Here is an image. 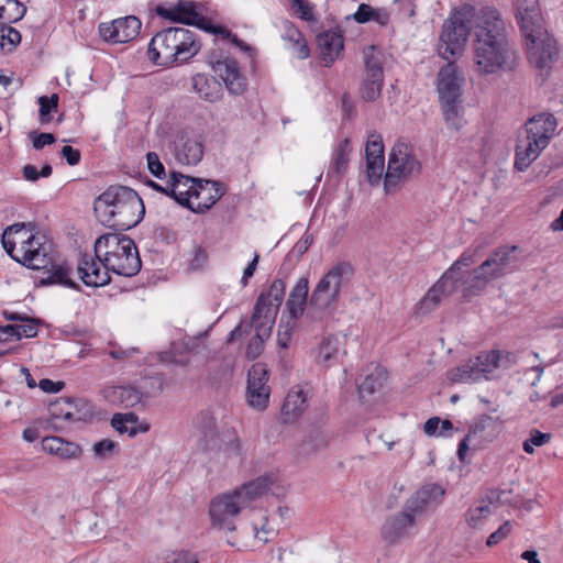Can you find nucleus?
<instances>
[{"label":"nucleus","mask_w":563,"mask_h":563,"mask_svg":"<svg viewBox=\"0 0 563 563\" xmlns=\"http://www.w3.org/2000/svg\"><path fill=\"white\" fill-rule=\"evenodd\" d=\"M41 233H34L27 229L25 223H14L8 227L2 233V246L8 255L13 260L19 252L23 251L31 240H34Z\"/></svg>","instance_id":"nucleus-28"},{"label":"nucleus","mask_w":563,"mask_h":563,"mask_svg":"<svg viewBox=\"0 0 563 563\" xmlns=\"http://www.w3.org/2000/svg\"><path fill=\"white\" fill-rule=\"evenodd\" d=\"M165 563H198V559L197 555L191 552L180 551L168 556Z\"/></svg>","instance_id":"nucleus-62"},{"label":"nucleus","mask_w":563,"mask_h":563,"mask_svg":"<svg viewBox=\"0 0 563 563\" xmlns=\"http://www.w3.org/2000/svg\"><path fill=\"white\" fill-rule=\"evenodd\" d=\"M42 448L45 452L63 460L77 459L81 454V449L78 444L66 441L60 437L44 438L42 440Z\"/></svg>","instance_id":"nucleus-40"},{"label":"nucleus","mask_w":563,"mask_h":563,"mask_svg":"<svg viewBox=\"0 0 563 563\" xmlns=\"http://www.w3.org/2000/svg\"><path fill=\"white\" fill-rule=\"evenodd\" d=\"M306 408L307 393L298 386L292 388L287 394L282 407L284 422H294L303 413Z\"/></svg>","instance_id":"nucleus-37"},{"label":"nucleus","mask_w":563,"mask_h":563,"mask_svg":"<svg viewBox=\"0 0 563 563\" xmlns=\"http://www.w3.org/2000/svg\"><path fill=\"white\" fill-rule=\"evenodd\" d=\"M49 412L53 420L63 419L68 422L81 421L91 415L84 401L69 399H63L52 404L49 406Z\"/></svg>","instance_id":"nucleus-31"},{"label":"nucleus","mask_w":563,"mask_h":563,"mask_svg":"<svg viewBox=\"0 0 563 563\" xmlns=\"http://www.w3.org/2000/svg\"><path fill=\"white\" fill-rule=\"evenodd\" d=\"M146 380H142L140 386H112L103 390L104 398L118 406L124 408H132L136 405L143 404L144 399H147L152 394L145 389L144 384Z\"/></svg>","instance_id":"nucleus-25"},{"label":"nucleus","mask_w":563,"mask_h":563,"mask_svg":"<svg viewBox=\"0 0 563 563\" xmlns=\"http://www.w3.org/2000/svg\"><path fill=\"white\" fill-rule=\"evenodd\" d=\"M194 91L208 102H216L222 96L221 82L213 76L207 74H196L191 78Z\"/></svg>","instance_id":"nucleus-36"},{"label":"nucleus","mask_w":563,"mask_h":563,"mask_svg":"<svg viewBox=\"0 0 563 563\" xmlns=\"http://www.w3.org/2000/svg\"><path fill=\"white\" fill-rule=\"evenodd\" d=\"M550 440V433H543L537 429H532L529 439H527L522 444L523 451L528 454H532L534 452V446H542Z\"/></svg>","instance_id":"nucleus-52"},{"label":"nucleus","mask_w":563,"mask_h":563,"mask_svg":"<svg viewBox=\"0 0 563 563\" xmlns=\"http://www.w3.org/2000/svg\"><path fill=\"white\" fill-rule=\"evenodd\" d=\"M252 327H255L256 333L250 340L246 347V356L254 360L261 355L264 349V341L269 336L272 324H265V320L261 319L258 322H240L230 333L228 343L234 342L251 333Z\"/></svg>","instance_id":"nucleus-19"},{"label":"nucleus","mask_w":563,"mask_h":563,"mask_svg":"<svg viewBox=\"0 0 563 563\" xmlns=\"http://www.w3.org/2000/svg\"><path fill=\"white\" fill-rule=\"evenodd\" d=\"M351 144L347 139L340 142L333 155V168L338 174L346 170L350 162Z\"/></svg>","instance_id":"nucleus-51"},{"label":"nucleus","mask_w":563,"mask_h":563,"mask_svg":"<svg viewBox=\"0 0 563 563\" xmlns=\"http://www.w3.org/2000/svg\"><path fill=\"white\" fill-rule=\"evenodd\" d=\"M103 264L104 268L110 269V272L126 277L136 275L142 267V262L135 244L131 247H125L123 252L121 251L115 255L103 258Z\"/></svg>","instance_id":"nucleus-24"},{"label":"nucleus","mask_w":563,"mask_h":563,"mask_svg":"<svg viewBox=\"0 0 563 563\" xmlns=\"http://www.w3.org/2000/svg\"><path fill=\"white\" fill-rule=\"evenodd\" d=\"M444 495V489L437 484H429L416 492L406 503L408 509L416 510L420 516L426 509L440 503Z\"/></svg>","instance_id":"nucleus-33"},{"label":"nucleus","mask_w":563,"mask_h":563,"mask_svg":"<svg viewBox=\"0 0 563 563\" xmlns=\"http://www.w3.org/2000/svg\"><path fill=\"white\" fill-rule=\"evenodd\" d=\"M213 71L223 80L228 91L240 96L246 91L247 80L241 73L239 64L233 58L218 60L212 66Z\"/></svg>","instance_id":"nucleus-26"},{"label":"nucleus","mask_w":563,"mask_h":563,"mask_svg":"<svg viewBox=\"0 0 563 563\" xmlns=\"http://www.w3.org/2000/svg\"><path fill=\"white\" fill-rule=\"evenodd\" d=\"M192 202L188 209L202 213L209 210L225 192L223 185L218 180L198 178L192 190Z\"/></svg>","instance_id":"nucleus-20"},{"label":"nucleus","mask_w":563,"mask_h":563,"mask_svg":"<svg viewBox=\"0 0 563 563\" xmlns=\"http://www.w3.org/2000/svg\"><path fill=\"white\" fill-rule=\"evenodd\" d=\"M134 241L119 233H106L99 236L95 242V254L98 258H108V256L120 253L125 247H131Z\"/></svg>","instance_id":"nucleus-34"},{"label":"nucleus","mask_w":563,"mask_h":563,"mask_svg":"<svg viewBox=\"0 0 563 563\" xmlns=\"http://www.w3.org/2000/svg\"><path fill=\"white\" fill-rule=\"evenodd\" d=\"M273 483V476L262 475L213 497L209 504V517L212 528L234 531L236 529L235 518L266 495Z\"/></svg>","instance_id":"nucleus-2"},{"label":"nucleus","mask_w":563,"mask_h":563,"mask_svg":"<svg viewBox=\"0 0 563 563\" xmlns=\"http://www.w3.org/2000/svg\"><path fill=\"white\" fill-rule=\"evenodd\" d=\"M330 437L323 433L311 435L301 445V453L306 456L317 455L328 449Z\"/></svg>","instance_id":"nucleus-48"},{"label":"nucleus","mask_w":563,"mask_h":563,"mask_svg":"<svg viewBox=\"0 0 563 563\" xmlns=\"http://www.w3.org/2000/svg\"><path fill=\"white\" fill-rule=\"evenodd\" d=\"M353 268L349 263H339L331 267L313 288L308 308L318 316L336 310L342 289L349 284Z\"/></svg>","instance_id":"nucleus-7"},{"label":"nucleus","mask_w":563,"mask_h":563,"mask_svg":"<svg viewBox=\"0 0 563 563\" xmlns=\"http://www.w3.org/2000/svg\"><path fill=\"white\" fill-rule=\"evenodd\" d=\"M286 284L283 279H275L267 292H262L254 307L253 321L265 320V324H272L285 297Z\"/></svg>","instance_id":"nucleus-16"},{"label":"nucleus","mask_w":563,"mask_h":563,"mask_svg":"<svg viewBox=\"0 0 563 563\" xmlns=\"http://www.w3.org/2000/svg\"><path fill=\"white\" fill-rule=\"evenodd\" d=\"M471 4H462L455 8L449 19L444 22L439 43V54L442 58L449 60L452 57L460 56L470 36L471 30L476 27L477 16Z\"/></svg>","instance_id":"nucleus-6"},{"label":"nucleus","mask_w":563,"mask_h":563,"mask_svg":"<svg viewBox=\"0 0 563 563\" xmlns=\"http://www.w3.org/2000/svg\"><path fill=\"white\" fill-rule=\"evenodd\" d=\"M473 63L481 76L514 71L519 55L507 36L506 24L493 8L481 9L473 41Z\"/></svg>","instance_id":"nucleus-1"},{"label":"nucleus","mask_w":563,"mask_h":563,"mask_svg":"<svg viewBox=\"0 0 563 563\" xmlns=\"http://www.w3.org/2000/svg\"><path fill=\"white\" fill-rule=\"evenodd\" d=\"M197 179L198 178L172 170L166 183L168 197L175 199L180 206L188 208L189 203L192 202L190 198H192V190L195 189Z\"/></svg>","instance_id":"nucleus-29"},{"label":"nucleus","mask_w":563,"mask_h":563,"mask_svg":"<svg viewBox=\"0 0 563 563\" xmlns=\"http://www.w3.org/2000/svg\"><path fill=\"white\" fill-rule=\"evenodd\" d=\"M195 426L199 435L200 446L208 452L223 455L225 460L243 459L242 443L234 428L223 421H219L214 412L201 411L195 419Z\"/></svg>","instance_id":"nucleus-5"},{"label":"nucleus","mask_w":563,"mask_h":563,"mask_svg":"<svg viewBox=\"0 0 563 563\" xmlns=\"http://www.w3.org/2000/svg\"><path fill=\"white\" fill-rule=\"evenodd\" d=\"M208 260V254L205 249L201 246H196L194 249V256L189 262V269L198 271L205 266Z\"/></svg>","instance_id":"nucleus-60"},{"label":"nucleus","mask_w":563,"mask_h":563,"mask_svg":"<svg viewBox=\"0 0 563 563\" xmlns=\"http://www.w3.org/2000/svg\"><path fill=\"white\" fill-rule=\"evenodd\" d=\"M263 520L265 521L264 523H262V525L254 523L253 528L255 531V537L260 541L266 543L276 536V530L273 527H269L267 525L266 518H263Z\"/></svg>","instance_id":"nucleus-57"},{"label":"nucleus","mask_w":563,"mask_h":563,"mask_svg":"<svg viewBox=\"0 0 563 563\" xmlns=\"http://www.w3.org/2000/svg\"><path fill=\"white\" fill-rule=\"evenodd\" d=\"M40 103V120L42 123L49 122V113L55 111L58 106V96L56 93L52 95L51 98L46 96H42L38 98Z\"/></svg>","instance_id":"nucleus-53"},{"label":"nucleus","mask_w":563,"mask_h":563,"mask_svg":"<svg viewBox=\"0 0 563 563\" xmlns=\"http://www.w3.org/2000/svg\"><path fill=\"white\" fill-rule=\"evenodd\" d=\"M452 294V287L445 288L439 282L432 286L424 297L420 300L418 311L429 313L434 310L441 300Z\"/></svg>","instance_id":"nucleus-44"},{"label":"nucleus","mask_w":563,"mask_h":563,"mask_svg":"<svg viewBox=\"0 0 563 563\" xmlns=\"http://www.w3.org/2000/svg\"><path fill=\"white\" fill-rule=\"evenodd\" d=\"M21 42V34L9 23L0 22V51L2 53L12 52Z\"/></svg>","instance_id":"nucleus-46"},{"label":"nucleus","mask_w":563,"mask_h":563,"mask_svg":"<svg viewBox=\"0 0 563 563\" xmlns=\"http://www.w3.org/2000/svg\"><path fill=\"white\" fill-rule=\"evenodd\" d=\"M148 170L158 179L166 175L165 167L155 152H148L146 155Z\"/></svg>","instance_id":"nucleus-56"},{"label":"nucleus","mask_w":563,"mask_h":563,"mask_svg":"<svg viewBox=\"0 0 563 563\" xmlns=\"http://www.w3.org/2000/svg\"><path fill=\"white\" fill-rule=\"evenodd\" d=\"M109 272L110 269L104 268L103 260L96 255H82L77 266L79 278L88 287L108 285L111 280Z\"/></svg>","instance_id":"nucleus-22"},{"label":"nucleus","mask_w":563,"mask_h":563,"mask_svg":"<svg viewBox=\"0 0 563 563\" xmlns=\"http://www.w3.org/2000/svg\"><path fill=\"white\" fill-rule=\"evenodd\" d=\"M365 155L366 177L372 185H376L382 178L385 164L384 144L380 134L373 132L367 136Z\"/></svg>","instance_id":"nucleus-23"},{"label":"nucleus","mask_w":563,"mask_h":563,"mask_svg":"<svg viewBox=\"0 0 563 563\" xmlns=\"http://www.w3.org/2000/svg\"><path fill=\"white\" fill-rule=\"evenodd\" d=\"M268 371L263 363L252 365L247 374V400L251 407L263 410L267 407L271 388Z\"/></svg>","instance_id":"nucleus-17"},{"label":"nucleus","mask_w":563,"mask_h":563,"mask_svg":"<svg viewBox=\"0 0 563 563\" xmlns=\"http://www.w3.org/2000/svg\"><path fill=\"white\" fill-rule=\"evenodd\" d=\"M283 37L294 44L299 58L305 59L309 56V47L303 40L301 32L291 23L286 25L285 34Z\"/></svg>","instance_id":"nucleus-50"},{"label":"nucleus","mask_w":563,"mask_h":563,"mask_svg":"<svg viewBox=\"0 0 563 563\" xmlns=\"http://www.w3.org/2000/svg\"><path fill=\"white\" fill-rule=\"evenodd\" d=\"M93 210L101 224L115 231L134 228L145 213L137 192L125 186H110L95 199Z\"/></svg>","instance_id":"nucleus-3"},{"label":"nucleus","mask_w":563,"mask_h":563,"mask_svg":"<svg viewBox=\"0 0 563 563\" xmlns=\"http://www.w3.org/2000/svg\"><path fill=\"white\" fill-rule=\"evenodd\" d=\"M387 380V373L382 367H376L372 373L367 374L363 383L358 386L361 397L372 395L380 389Z\"/></svg>","instance_id":"nucleus-45"},{"label":"nucleus","mask_w":563,"mask_h":563,"mask_svg":"<svg viewBox=\"0 0 563 563\" xmlns=\"http://www.w3.org/2000/svg\"><path fill=\"white\" fill-rule=\"evenodd\" d=\"M117 450L118 444L110 439L98 441L92 446L93 454L100 460L110 459L113 454H115Z\"/></svg>","instance_id":"nucleus-54"},{"label":"nucleus","mask_w":563,"mask_h":563,"mask_svg":"<svg viewBox=\"0 0 563 563\" xmlns=\"http://www.w3.org/2000/svg\"><path fill=\"white\" fill-rule=\"evenodd\" d=\"M317 42L321 60L324 66L329 67L343 49V37L336 32H324L318 35Z\"/></svg>","instance_id":"nucleus-38"},{"label":"nucleus","mask_w":563,"mask_h":563,"mask_svg":"<svg viewBox=\"0 0 563 563\" xmlns=\"http://www.w3.org/2000/svg\"><path fill=\"white\" fill-rule=\"evenodd\" d=\"M125 418H131L133 422L137 421V417L130 412V413H115L111 419V426L119 431L120 433L128 432L126 423L124 422Z\"/></svg>","instance_id":"nucleus-61"},{"label":"nucleus","mask_w":563,"mask_h":563,"mask_svg":"<svg viewBox=\"0 0 563 563\" xmlns=\"http://www.w3.org/2000/svg\"><path fill=\"white\" fill-rule=\"evenodd\" d=\"M341 349V342L339 338L329 335L327 338H323L320 342L317 353H316V362L319 365H322L324 367L331 366L333 361L338 358V355L340 353Z\"/></svg>","instance_id":"nucleus-42"},{"label":"nucleus","mask_w":563,"mask_h":563,"mask_svg":"<svg viewBox=\"0 0 563 563\" xmlns=\"http://www.w3.org/2000/svg\"><path fill=\"white\" fill-rule=\"evenodd\" d=\"M494 423V419L489 416L479 417L474 424L471 427L466 437L460 442L457 449V455L461 462L465 461L466 453L468 451V443L476 445L475 441L482 431Z\"/></svg>","instance_id":"nucleus-43"},{"label":"nucleus","mask_w":563,"mask_h":563,"mask_svg":"<svg viewBox=\"0 0 563 563\" xmlns=\"http://www.w3.org/2000/svg\"><path fill=\"white\" fill-rule=\"evenodd\" d=\"M155 12L158 16L173 23L198 25V22L201 20L195 4L190 1L178 0L173 5H167L166 3L157 4Z\"/></svg>","instance_id":"nucleus-27"},{"label":"nucleus","mask_w":563,"mask_h":563,"mask_svg":"<svg viewBox=\"0 0 563 563\" xmlns=\"http://www.w3.org/2000/svg\"><path fill=\"white\" fill-rule=\"evenodd\" d=\"M22 322V324H18V339L36 336L37 322L30 318H26V320Z\"/></svg>","instance_id":"nucleus-59"},{"label":"nucleus","mask_w":563,"mask_h":563,"mask_svg":"<svg viewBox=\"0 0 563 563\" xmlns=\"http://www.w3.org/2000/svg\"><path fill=\"white\" fill-rule=\"evenodd\" d=\"M545 147L547 145H541L536 139L520 134L516 146L515 167L520 172L526 170Z\"/></svg>","instance_id":"nucleus-32"},{"label":"nucleus","mask_w":563,"mask_h":563,"mask_svg":"<svg viewBox=\"0 0 563 563\" xmlns=\"http://www.w3.org/2000/svg\"><path fill=\"white\" fill-rule=\"evenodd\" d=\"M1 5L3 10H1L0 21L9 24L21 20L26 12V8L18 0H4Z\"/></svg>","instance_id":"nucleus-49"},{"label":"nucleus","mask_w":563,"mask_h":563,"mask_svg":"<svg viewBox=\"0 0 563 563\" xmlns=\"http://www.w3.org/2000/svg\"><path fill=\"white\" fill-rule=\"evenodd\" d=\"M183 27H168L157 32L148 44V59L158 66H173L175 44L180 40Z\"/></svg>","instance_id":"nucleus-14"},{"label":"nucleus","mask_w":563,"mask_h":563,"mask_svg":"<svg viewBox=\"0 0 563 563\" xmlns=\"http://www.w3.org/2000/svg\"><path fill=\"white\" fill-rule=\"evenodd\" d=\"M420 170V163L406 143H397L390 151L384 187L387 192L394 190L399 180Z\"/></svg>","instance_id":"nucleus-10"},{"label":"nucleus","mask_w":563,"mask_h":563,"mask_svg":"<svg viewBox=\"0 0 563 563\" xmlns=\"http://www.w3.org/2000/svg\"><path fill=\"white\" fill-rule=\"evenodd\" d=\"M365 78L361 86V97L365 101L376 100L384 84L383 55L375 46L364 49Z\"/></svg>","instance_id":"nucleus-12"},{"label":"nucleus","mask_w":563,"mask_h":563,"mask_svg":"<svg viewBox=\"0 0 563 563\" xmlns=\"http://www.w3.org/2000/svg\"><path fill=\"white\" fill-rule=\"evenodd\" d=\"M511 529H512V526H511L510 521L504 522L499 527L498 530H496L488 537L486 544L488 547H494V545L498 544L510 533Z\"/></svg>","instance_id":"nucleus-58"},{"label":"nucleus","mask_w":563,"mask_h":563,"mask_svg":"<svg viewBox=\"0 0 563 563\" xmlns=\"http://www.w3.org/2000/svg\"><path fill=\"white\" fill-rule=\"evenodd\" d=\"M62 156L70 166H75L80 162V152L69 145H66L60 151Z\"/></svg>","instance_id":"nucleus-64"},{"label":"nucleus","mask_w":563,"mask_h":563,"mask_svg":"<svg viewBox=\"0 0 563 563\" xmlns=\"http://www.w3.org/2000/svg\"><path fill=\"white\" fill-rule=\"evenodd\" d=\"M13 261L31 269H45L47 276L40 280L43 286L59 284L78 289V285L69 277V267L55 261L53 244L44 234L31 240L23 251L13 256Z\"/></svg>","instance_id":"nucleus-4"},{"label":"nucleus","mask_w":563,"mask_h":563,"mask_svg":"<svg viewBox=\"0 0 563 563\" xmlns=\"http://www.w3.org/2000/svg\"><path fill=\"white\" fill-rule=\"evenodd\" d=\"M418 517L420 515L413 509H408V504L406 503L400 512L388 517L383 525L382 536L384 540L394 544L408 536L409 529L416 525Z\"/></svg>","instance_id":"nucleus-21"},{"label":"nucleus","mask_w":563,"mask_h":563,"mask_svg":"<svg viewBox=\"0 0 563 563\" xmlns=\"http://www.w3.org/2000/svg\"><path fill=\"white\" fill-rule=\"evenodd\" d=\"M201 48L197 34L189 29L183 27L180 40L175 44L173 52V66L183 64L195 57Z\"/></svg>","instance_id":"nucleus-35"},{"label":"nucleus","mask_w":563,"mask_h":563,"mask_svg":"<svg viewBox=\"0 0 563 563\" xmlns=\"http://www.w3.org/2000/svg\"><path fill=\"white\" fill-rule=\"evenodd\" d=\"M516 18L526 42L548 34L538 0H518Z\"/></svg>","instance_id":"nucleus-13"},{"label":"nucleus","mask_w":563,"mask_h":563,"mask_svg":"<svg viewBox=\"0 0 563 563\" xmlns=\"http://www.w3.org/2000/svg\"><path fill=\"white\" fill-rule=\"evenodd\" d=\"M556 120L550 113H540L529 119L525 125L523 135L536 139L541 145H549L555 131Z\"/></svg>","instance_id":"nucleus-30"},{"label":"nucleus","mask_w":563,"mask_h":563,"mask_svg":"<svg viewBox=\"0 0 563 563\" xmlns=\"http://www.w3.org/2000/svg\"><path fill=\"white\" fill-rule=\"evenodd\" d=\"M309 282L307 277H301L291 289L288 300L286 302L289 313L294 318L302 316L306 306H308L309 298Z\"/></svg>","instance_id":"nucleus-41"},{"label":"nucleus","mask_w":563,"mask_h":563,"mask_svg":"<svg viewBox=\"0 0 563 563\" xmlns=\"http://www.w3.org/2000/svg\"><path fill=\"white\" fill-rule=\"evenodd\" d=\"M373 13V7H371L369 4L362 3L360 4L357 11L354 13L353 16L358 23H366L368 21H372Z\"/></svg>","instance_id":"nucleus-63"},{"label":"nucleus","mask_w":563,"mask_h":563,"mask_svg":"<svg viewBox=\"0 0 563 563\" xmlns=\"http://www.w3.org/2000/svg\"><path fill=\"white\" fill-rule=\"evenodd\" d=\"M526 46L530 64L539 70L540 76H548L558 56L554 38L547 34L540 40L527 41Z\"/></svg>","instance_id":"nucleus-15"},{"label":"nucleus","mask_w":563,"mask_h":563,"mask_svg":"<svg viewBox=\"0 0 563 563\" xmlns=\"http://www.w3.org/2000/svg\"><path fill=\"white\" fill-rule=\"evenodd\" d=\"M463 80L459 67L453 62H449L439 70L437 87L441 108L446 124L454 129L461 125L460 103Z\"/></svg>","instance_id":"nucleus-9"},{"label":"nucleus","mask_w":563,"mask_h":563,"mask_svg":"<svg viewBox=\"0 0 563 563\" xmlns=\"http://www.w3.org/2000/svg\"><path fill=\"white\" fill-rule=\"evenodd\" d=\"M467 279L468 277H464L462 268H460L459 265L453 264L439 279V283L445 288L452 287V292H454L459 288V285L462 284L464 285V296L471 297L472 295H467L466 292L465 282Z\"/></svg>","instance_id":"nucleus-47"},{"label":"nucleus","mask_w":563,"mask_h":563,"mask_svg":"<svg viewBox=\"0 0 563 563\" xmlns=\"http://www.w3.org/2000/svg\"><path fill=\"white\" fill-rule=\"evenodd\" d=\"M499 356L500 353L496 350L483 352L474 360L450 369L448 379L452 383L476 382L499 366Z\"/></svg>","instance_id":"nucleus-11"},{"label":"nucleus","mask_w":563,"mask_h":563,"mask_svg":"<svg viewBox=\"0 0 563 563\" xmlns=\"http://www.w3.org/2000/svg\"><path fill=\"white\" fill-rule=\"evenodd\" d=\"M490 514V507L488 505H479L473 509H470L466 515L468 525L473 528H478L482 520Z\"/></svg>","instance_id":"nucleus-55"},{"label":"nucleus","mask_w":563,"mask_h":563,"mask_svg":"<svg viewBox=\"0 0 563 563\" xmlns=\"http://www.w3.org/2000/svg\"><path fill=\"white\" fill-rule=\"evenodd\" d=\"M516 245H503L496 249L486 261L474 268L466 284L467 295H477L487 284L512 272L517 267Z\"/></svg>","instance_id":"nucleus-8"},{"label":"nucleus","mask_w":563,"mask_h":563,"mask_svg":"<svg viewBox=\"0 0 563 563\" xmlns=\"http://www.w3.org/2000/svg\"><path fill=\"white\" fill-rule=\"evenodd\" d=\"M141 26L142 23L139 18L128 15L115 19L110 23H101L99 34L106 42L128 43L139 35Z\"/></svg>","instance_id":"nucleus-18"},{"label":"nucleus","mask_w":563,"mask_h":563,"mask_svg":"<svg viewBox=\"0 0 563 563\" xmlns=\"http://www.w3.org/2000/svg\"><path fill=\"white\" fill-rule=\"evenodd\" d=\"M175 158L181 165H196L203 156L202 142L196 139H180L179 143L175 146Z\"/></svg>","instance_id":"nucleus-39"}]
</instances>
